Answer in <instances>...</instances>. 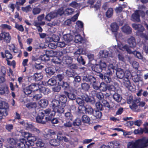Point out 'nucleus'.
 I'll list each match as a JSON object with an SVG mask.
<instances>
[{
    "mask_svg": "<svg viewBox=\"0 0 148 148\" xmlns=\"http://www.w3.org/2000/svg\"><path fill=\"white\" fill-rule=\"evenodd\" d=\"M114 67L113 66H108L106 73L105 74H107V75H112L114 72Z\"/></svg>",
    "mask_w": 148,
    "mask_h": 148,
    "instance_id": "09e8293b",
    "label": "nucleus"
},
{
    "mask_svg": "<svg viewBox=\"0 0 148 148\" xmlns=\"http://www.w3.org/2000/svg\"><path fill=\"white\" fill-rule=\"evenodd\" d=\"M103 81L107 83H110L112 81V79L110 75H107V74H104Z\"/></svg>",
    "mask_w": 148,
    "mask_h": 148,
    "instance_id": "13d9d810",
    "label": "nucleus"
},
{
    "mask_svg": "<svg viewBox=\"0 0 148 148\" xmlns=\"http://www.w3.org/2000/svg\"><path fill=\"white\" fill-rule=\"evenodd\" d=\"M49 143L52 147H56L59 146L60 144V141L56 139H52L49 140Z\"/></svg>",
    "mask_w": 148,
    "mask_h": 148,
    "instance_id": "bb28decb",
    "label": "nucleus"
},
{
    "mask_svg": "<svg viewBox=\"0 0 148 148\" xmlns=\"http://www.w3.org/2000/svg\"><path fill=\"white\" fill-rule=\"evenodd\" d=\"M59 101H60V105H63L64 106H65L67 101L66 97L64 95H61L59 97Z\"/></svg>",
    "mask_w": 148,
    "mask_h": 148,
    "instance_id": "5701e85b",
    "label": "nucleus"
},
{
    "mask_svg": "<svg viewBox=\"0 0 148 148\" xmlns=\"http://www.w3.org/2000/svg\"><path fill=\"white\" fill-rule=\"evenodd\" d=\"M107 66L106 64L104 62L101 61L99 64H96L92 67L93 71L97 73H100L103 70H105Z\"/></svg>",
    "mask_w": 148,
    "mask_h": 148,
    "instance_id": "1a4fd4ad",
    "label": "nucleus"
},
{
    "mask_svg": "<svg viewBox=\"0 0 148 148\" xmlns=\"http://www.w3.org/2000/svg\"><path fill=\"white\" fill-rule=\"evenodd\" d=\"M107 86L104 82H102L100 84L99 89L102 91H106L107 90Z\"/></svg>",
    "mask_w": 148,
    "mask_h": 148,
    "instance_id": "ea45409f",
    "label": "nucleus"
},
{
    "mask_svg": "<svg viewBox=\"0 0 148 148\" xmlns=\"http://www.w3.org/2000/svg\"><path fill=\"white\" fill-rule=\"evenodd\" d=\"M50 112V109L47 108L45 110H41L39 111L36 117V121L37 123H39L45 124L47 122L45 118V120H43L45 116H48Z\"/></svg>",
    "mask_w": 148,
    "mask_h": 148,
    "instance_id": "7ed1b4c3",
    "label": "nucleus"
},
{
    "mask_svg": "<svg viewBox=\"0 0 148 148\" xmlns=\"http://www.w3.org/2000/svg\"><path fill=\"white\" fill-rule=\"evenodd\" d=\"M123 82L124 85L131 91H134L135 90V88L131 89V88H132V86L131 85V83L130 82L129 76L125 77H124L123 80Z\"/></svg>",
    "mask_w": 148,
    "mask_h": 148,
    "instance_id": "f8f14e48",
    "label": "nucleus"
},
{
    "mask_svg": "<svg viewBox=\"0 0 148 148\" xmlns=\"http://www.w3.org/2000/svg\"><path fill=\"white\" fill-rule=\"evenodd\" d=\"M116 75L117 77L119 79H122L124 77L125 73L123 69L120 70V71H117Z\"/></svg>",
    "mask_w": 148,
    "mask_h": 148,
    "instance_id": "37998d69",
    "label": "nucleus"
},
{
    "mask_svg": "<svg viewBox=\"0 0 148 148\" xmlns=\"http://www.w3.org/2000/svg\"><path fill=\"white\" fill-rule=\"evenodd\" d=\"M60 101L58 100L55 99L53 100L51 104V105L53 108V110L54 111V110H55L60 105Z\"/></svg>",
    "mask_w": 148,
    "mask_h": 148,
    "instance_id": "c85d7f7f",
    "label": "nucleus"
},
{
    "mask_svg": "<svg viewBox=\"0 0 148 148\" xmlns=\"http://www.w3.org/2000/svg\"><path fill=\"white\" fill-rule=\"evenodd\" d=\"M86 106H85L84 104L80 105L78 107V110L77 111V114L78 115H80L84 113L85 112Z\"/></svg>",
    "mask_w": 148,
    "mask_h": 148,
    "instance_id": "72a5a7b5",
    "label": "nucleus"
},
{
    "mask_svg": "<svg viewBox=\"0 0 148 148\" xmlns=\"http://www.w3.org/2000/svg\"><path fill=\"white\" fill-rule=\"evenodd\" d=\"M56 134V132L52 130H49L47 133L43 135L44 137L46 140H48L53 138V136Z\"/></svg>",
    "mask_w": 148,
    "mask_h": 148,
    "instance_id": "2eb2a0df",
    "label": "nucleus"
},
{
    "mask_svg": "<svg viewBox=\"0 0 148 148\" xmlns=\"http://www.w3.org/2000/svg\"><path fill=\"white\" fill-rule=\"evenodd\" d=\"M122 30L127 34H130L132 32L131 27L127 25H125L122 27Z\"/></svg>",
    "mask_w": 148,
    "mask_h": 148,
    "instance_id": "b1692460",
    "label": "nucleus"
},
{
    "mask_svg": "<svg viewBox=\"0 0 148 148\" xmlns=\"http://www.w3.org/2000/svg\"><path fill=\"white\" fill-rule=\"evenodd\" d=\"M11 39V36L9 32H2L0 33V40H4L7 43H8L10 42Z\"/></svg>",
    "mask_w": 148,
    "mask_h": 148,
    "instance_id": "9d476101",
    "label": "nucleus"
},
{
    "mask_svg": "<svg viewBox=\"0 0 148 148\" xmlns=\"http://www.w3.org/2000/svg\"><path fill=\"white\" fill-rule=\"evenodd\" d=\"M127 41L131 47L134 48L135 47L136 42L135 39L134 37L131 36L128 39Z\"/></svg>",
    "mask_w": 148,
    "mask_h": 148,
    "instance_id": "4be33fe9",
    "label": "nucleus"
},
{
    "mask_svg": "<svg viewBox=\"0 0 148 148\" xmlns=\"http://www.w3.org/2000/svg\"><path fill=\"white\" fill-rule=\"evenodd\" d=\"M148 146V138H145L139 139L135 142H129L127 145V148H145Z\"/></svg>",
    "mask_w": 148,
    "mask_h": 148,
    "instance_id": "f257e3e1",
    "label": "nucleus"
},
{
    "mask_svg": "<svg viewBox=\"0 0 148 148\" xmlns=\"http://www.w3.org/2000/svg\"><path fill=\"white\" fill-rule=\"evenodd\" d=\"M132 79L135 83L139 82L140 81L141 77L137 74L136 72H132L131 74Z\"/></svg>",
    "mask_w": 148,
    "mask_h": 148,
    "instance_id": "dca6fc26",
    "label": "nucleus"
},
{
    "mask_svg": "<svg viewBox=\"0 0 148 148\" xmlns=\"http://www.w3.org/2000/svg\"><path fill=\"white\" fill-rule=\"evenodd\" d=\"M82 122L84 123H89L90 121V118L86 115H84L82 117Z\"/></svg>",
    "mask_w": 148,
    "mask_h": 148,
    "instance_id": "3c124183",
    "label": "nucleus"
},
{
    "mask_svg": "<svg viewBox=\"0 0 148 148\" xmlns=\"http://www.w3.org/2000/svg\"><path fill=\"white\" fill-rule=\"evenodd\" d=\"M111 28L112 32H115L118 30L119 27L116 23H113L111 25Z\"/></svg>",
    "mask_w": 148,
    "mask_h": 148,
    "instance_id": "c03bdc74",
    "label": "nucleus"
},
{
    "mask_svg": "<svg viewBox=\"0 0 148 148\" xmlns=\"http://www.w3.org/2000/svg\"><path fill=\"white\" fill-rule=\"evenodd\" d=\"M95 106L98 110L102 111L103 110V106L100 102H97L95 104Z\"/></svg>",
    "mask_w": 148,
    "mask_h": 148,
    "instance_id": "774afa93",
    "label": "nucleus"
},
{
    "mask_svg": "<svg viewBox=\"0 0 148 148\" xmlns=\"http://www.w3.org/2000/svg\"><path fill=\"white\" fill-rule=\"evenodd\" d=\"M58 16L57 12H51L47 14L46 16L45 20L47 21H50L52 18L56 17Z\"/></svg>",
    "mask_w": 148,
    "mask_h": 148,
    "instance_id": "6ab92c4d",
    "label": "nucleus"
},
{
    "mask_svg": "<svg viewBox=\"0 0 148 148\" xmlns=\"http://www.w3.org/2000/svg\"><path fill=\"white\" fill-rule=\"evenodd\" d=\"M118 47L119 49L123 51H125L129 54L132 53V52L129 47L127 45L123 46V45H118Z\"/></svg>",
    "mask_w": 148,
    "mask_h": 148,
    "instance_id": "aec40b11",
    "label": "nucleus"
},
{
    "mask_svg": "<svg viewBox=\"0 0 148 148\" xmlns=\"http://www.w3.org/2000/svg\"><path fill=\"white\" fill-rule=\"evenodd\" d=\"M63 38L64 41L69 42L73 40V36L71 34H66L64 35Z\"/></svg>",
    "mask_w": 148,
    "mask_h": 148,
    "instance_id": "cd10ccee",
    "label": "nucleus"
},
{
    "mask_svg": "<svg viewBox=\"0 0 148 148\" xmlns=\"http://www.w3.org/2000/svg\"><path fill=\"white\" fill-rule=\"evenodd\" d=\"M81 86L82 89L85 91H88L90 88L89 84L85 82L82 83Z\"/></svg>",
    "mask_w": 148,
    "mask_h": 148,
    "instance_id": "58836bf2",
    "label": "nucleus"
},
{
    "mask_svg": "<svg viewBox=\"0 0 148 148\" xmlns=\"http://www.w3.org/2000/svg\"><path fill=\"white\" fill-rule=\"evenodd\" d=\"M17 147L18 148H25L26 140L23 138L19 140L17 142Z\"/></svg>",
    "mask_w": 148,
    "mask_h": 148,
    "instance_id": "a878e982",
    "label": "nucleus"
},
{
    "mask_svg": "<svg viewBox=\"0 0 148 148\" xmlns=\"http://www.w3.org/2000/svg\"><path fill=\"white\" fill-rule=\"evenodd\" d=\"M99 82L97 80L91 84L92 88L96 90L99 89Z\"/></svg>",
    "mask_w": 148,
    "mask_h": 148,
    "instance_id": "de8ad7c7",
    "label": "nucleus"
},
{
    "mask_svg": "<svg viewBox=\"0 0 148 148\" xmlns=\"http://www.w3.org/2000/svg\"><path fill=\"white\" fill-rule=\"evenodd\" d=\"M1 57L3 58H6V59H12L13 58V56L12 54L8 50H5V54L3 52L1 53Z\"/></svg>",
    "mask_w": 148,
    "mask_h": 148,
    "instance_id": "f3484780",
    "label": "nucleus"
},
{
    "mask_svg": "<svg viewBox=\"0 0 148 148\" xmlns=\"http://www.w3.org/2000/svg\"><path fill=\"white\" fill-rule=\"evenodd\" d=\"M93 115L97 119H100L101 118L102 115V113L99 110H96L94 112Z\"/></svg>",
    "mask_w": 148,
    "mask_h": 148,
    "instance_id": "49530a36",
    "label": "nucleus"
},
{
    "mask_svg": "<svg viewBox=\"0 0 148 148\" xmlns=\"http://www.w3.org/2000/svg\"><path fill=\"white\" fill-rule=\"evenodd\" d=\"M132 27L134 29L137 31V34L138 35H140L141 38L147 39L148 37L147 35L143 33L145 30V28L142 25L133 23L132 24Z\"/></svg>",
    "mask_w": 148,
    "mask_h": 148,
    "instance_id": "0eeeda50",
    "label": "nucleus"
},
{
    "mask_svg": "<svg viewBox=\"0 0 148 148\" xmlns=\"http://www.w3.org/2000/svg\"><path fill=\"white\" fill-rule=\"evenodd\" d=\"M45 70L46 73L49 76L53 75L55 73L54 69L52 67H47L45 69Z\"/></svg>",
    "mask_w": 148,
    "mask_h": 148,
    "instance_id": "4c0bfd02",
    "label": "nucleus"
},
{
    "mask_svg": "<svg viewBox=\"0 0 148 148\" xmlns=\"http://www.w3.org/2000/svg\"><path fill=\"white\" fill-rule=\"evenodd\" d=\"M83 80L84 81L90 83V85L97 80L95 77L91 75L84 76Z\"/></svg>",
    "mask_w": 148,
    "mask_h": 148,
    "instance_id": "ddd939ff",
    "label": "nucleus"
},
{
    "mask_svg": "<svg viewBox=\"0 0 148 148\" xmlns=\"http://www.w3.org/2000/svg\"><path fill=\"white\" fill-rule=\"evenodd\" d=\"M75 42L76 43H78V42L82 43V42L83 40L82 37L80 34L76 35L75 36Z\"/></svg>",
    "mask_w": 148,
    "mask_h": 148,
    "instance_id": "bf43d9fd",
    "label": "nucleus"
},
{
    "mask_svg": "<svg viewBox=\"0 0 148 148\" xmlns=\"http://www.w3.org/2000/svg\"><path fill=\"white\" fill-rule=\"evenodd\" d=\"M113 97L114 100L117 102L120 101L121 100L120 95L117 93L114 94L113 95Z\"/></svg>",
    "mask_w": 148,
    "mask_h": 148,
    "instance_id": "680f3d73",
    "label": "nucleus"
},
{
    "mask_svg": "<svg viewBox=\"0 0 148 148\" xmlns=\"http://www.w3.org/2000/svg\"><path fill=\"white\" fill-rule=\"evenodd\" d=\"M140 16L139 10H136L132 15V20L134 22H140Z\"/></svg>",
    "mask_w": 148,
    "mask_h": 148,
    "instance_id": "4468645a",
    "label": "nucleus"
},
{
    "mask_svg": "<svg viewBox=\"0 0 148 148\" xmlns=\"http://www.w3.org/2000/svg\"><path fill=\"white\" fill-rule=\"evenodd\" d=\"M140 98H135L134 99L133 97L130 96L129 99L127 100V102L130 105V108L133 110H136L138 106L141 107H144L145 105V103L144 101H140Z\"/></svg>",
    "mask_w": 148,
    "mask_h": 148,
    "instance_id": "f03ea898",
    "label": "nucleus"
},
{
    "mask_svg": "<svg viewBox=\"0 0 148 148\" xmlns=\"http://www.w3.org/2000/svg\"><path fill=\"white\" fill-rule=\"evenodd\" d=\"M59 85L62 86V88L65 90L64 91L68 90L70 88L69 84L66 82L62 81V83H59Z\"/></svg>",
    "mask_w": 148,
    "mask_h": 148,
    "instance_id": "473e14b6",
    "label": "nucleus"
},
{
    "mask_svg": "<svg viewBox=\"0 0 148 148\" xmlns=\"http://www.w3.org/2000/svg\"><path fill=\"white\" fill-rule=\"evenodd\" d=\"M39 89L40 92L45 95H47L51 92L49 88L44 87H42Z\"/></svg>",
    "mask_w": 148,
    "mask_h": 148,
    "instance_id": "c9c22d12",
    "label": "nucleus"
},
{
    "mask_svg": "<svg viewBox=\"0 0 148 148\" xmlns=\"http://www.w3.org/2000/svg\"><path fill=\"white\" fill-rule=\"evenodd\" d=\"M65 106H64L63 105H60L58 106L55 110H54V111H56L58 113L62 114L64 113V107Z\"/></svg>",
    "mask_w": 148,
    "mask_h": 148,
    "instance_id": "a19ab883",
    "label": "nucleus"
},
{
    "mask_svg": "<svg viewBox=\"0 0 148 148\" xmlns=\"http://www.w3.org/2000/svg\"><path fill=\"white\" fill-rule=\"evenodd\" d=\"M94 112V110L90 106H86L85 113L89 115L93 114Z\"/></svg>",
    "mask_w": 148,
    "mask_h": 148,
    "instance_id": "f704fd0d",
    "label": "nucleus"
},
{
    "mask_svg": "<svg viewBox=\"0 0 148 148\" xmlns=\"http://www.w3.org/2000/svg\"><path fill=\"white\" fill-rule=\"evenodd\" d=\"M56 112L53 110H51L50 109V112L48 116H45V119L47 122H51L52 124H58L59 122L58 118H53V117L55 115Z\"/></svg>",
    "mask_w": 148,
    "mask_h": 148,
    "instance_id": "6e6552de",
    "label": "nucleus"
},
{
    "mask_svg": "<svg viewBox=\"0 0 148 148\" xmlns=\"http://www.w3.org/2000/svg\"><path fill=\"white\" fill-rule=\"evenodd\" d=\"M9 91L8 87L6 85L3 86L1 87H0V94L1 95L8 94Z\"/></svg>",
    "mask_w": 148,
    "mask_h": 148,
    "instance_id": "393cba45",
    "label": "nucleus"
},
{
    "mask_svg": "<svg viewBox=\"0 0 148 148\" xmlns=\"http://www.w3.org/2000/svg\"><path fill=\"white\" fill-rule=\"evenodd\" d=\"M110 148H118L120 145L119 142L116 141H112L109 143Z\"/></svg>",
    "mask_w": 148,
    "mask_h": 148,
    "instance_id": "e433bc0d",
    "label": "nucleus"
},
{
    "mask_svg": "<svg viewBox=\"0 0 148 148\" xmlns=\"http://www.w3.org/2000/svg\"><path fill=\"white\" fill-rule=\"evenodd\" d=\"M83 49L79 48L74 53V58L77 60L78 62L80 65H85L86 62L83 57L81 55L83 54Z\"/></svg>",
    "mask_w": 148,
    "mask_h": 148,
    "instance_id": "20e7f679",
    "label": "nucleus"
},
{
    "mask_svg": "<svg viewBox=\"0 0 148 148\" xmlns=\"http://www.w3.org/2000/svg\"><path fill=\"white\" fill-rule=\"evenodd\" d=\"M29 86L32 92L37 91L39 89L38 85L36 84H32Z\"/></svg>",
    "mask_w": 148,
    "mask_h": 148,
    "instance_id": "8fccbe9b",
    "label": "nucleus"
},
{
    "mask_svg": "<svg viewBox=\"0 0 148 148\" xmlns=\"http://www.w3.org/2000/svg\"><path fill=\"white\" fill-rule=\"evenodd\" d=\"M32 77L34 80L39 81L42 79L43 76L41 73H35Z\"/></svg>",
    "mask_w": 148,
    "mask_h": 148,
    "instance_id": "2f4dec72",
    "label": "nucleus"
},
{
    "mask_svg": "<svg viewBox=\"0 0 148 148\" xmlns=\"http://www.w3.org/2000/svg\"><path fill=\"white\" fill-rule=\"evenodd\" d=\"M23 91L24 94L27 95V96L30 95L32 92V90H31L29 86L23 88Z\"/></svg>",
    "mask_w": 148,
    "mask_h": 148,
    "instance_id": "4d7b16f0",
    "label": "nucleus"
},
{
    "mask_svg": "<svg viewBox=\"0 0 148 148\" xmlns=\"http://www.w3.org/2000/svg\"><path fill=\"white\" fill-rule=\"evenodd\" d=\"M9 110L8 103L3 101L0 102V119H2L3 116H6L8 115Z\"/></svg>",
    "mask_w": 148,
    "mask_h": 148,
    "instance_id": "423d86ee",
    "label": "nucleus"
},
{
    "mask_svg": "<svg viewBox=\"0 0 148 148\" xmlns=\"http://www.w3.org/2000/svg\"><path fill=\"white\" fill-rule=\"evenodd\" d=\"M94 92H95L96 94V96L99 100H102L104 99V95L103 93L101 92H97L95 90Z\"/></svg>",
    "mask_w": 148,
    "mask_h": 148,
    "instance_id": "5fc2aeb1",
    "label": "nucleus"
},
{
    "mask_svg": "<svg viewBox=\"0 0 148 148\" xmlns=\"http://www.w3.org/2000/svg\"><path fill=\"white\" fill-rule=\"evenodd\" d=\"M64 93L66 95L68 98L71 100H74L76 98V96L73 92H68L67 91H64Z\"/></svg>",
    "mask_w": 148,
    "mask_h": 148,
    "instance_id": "c756f323",
    "label": "nucleus"
},
{
    "mask_svg": "<svg viewBox=\"0 0 148 148\" xmlns=\"http://www.w3.org/2000/svg\"><path fill=\"white\" fill-rule=\"evenodd\" d=\"M81 97L82 99L80 97H77L76 99V102L79 105L84 104V101L86 102H89L91 103H93L95 102V101L92 100L86 94L82 93Z\"/></svg>",
    "mask_w": 148,
    "mask_h": 148,
    "instance_id": "39448f33",
    "label": "nucleus"
},
{
    "mask_svg": "<svg viewBox=\"0 0 148 148\" xmlns=\"http://www.w3.org/2000/svg\"><path fill=\"white\" fill-rule=\"evenodd\" d=\"M36 144L37 147H43L44 145L42 140L40 138L37 140Z\"/></svg>",
    "mask_w": 148,
    "mask_h": 148,
    "instance_id": "e2e57ef3",
    "label": "nucleus"
},
{
    "mask_svg": "<svg viewBox=\"0 0 148 148\" xmlns=\"http://www.w3.org/2000/svg\"><path fill=\"white\" fill-rule=\"evenodd\" d=\"M72 58L68 56H64L62 58V62L64 64H70L72 63Z\"/></svg>",
    "mask_w": 148,
    "mask_h": 148,
    "instance_id": "412c9836",
    "label": "nucleus"
},
{
    "mask_svg": "<svg viewBox=\"0 0 148 148\" xmlns=\"http://www.w3.org/2000/svg\"><path fill=\"white\" fill-rule=\"evenodd\" d=\"M144 132L146 134H148V128L145 127L144 128H139L137 129H135L134 131V133L135 134H142Z\"/></svg>",
    "mask_w": 148,
    "mask_h": 148,
    "instance_id": "a211bd4d",
    "label": "nucleus"
},
{
    "mask_svg": "<svg viewBox=\"0 0 148 148\" xmlns=\"http://www.w3.org/2000/svg\"><path fill=\"white\" fill-rule=\"evenodd\" d=\"M48 86H54L57 83L56 80L54 78H51L49 79L47 82Z\"/></svg>",
    "mask_w": 148,
    "mask_h": 148,
    "instance_id": "603ef678",
    "label": "nucleus"
},
{
    "mask_svg": "<svg viewBox=\"0 0 148 148\" xmlns=\"http://www.w3.org/2000/svg\"><path fill=\"white\" fill-rule=\"evenodd\" d=\"M52 51H46L45 54L41 55L40 56V58L42 61H47L49 60V57L52 56L51 53Z\"/></svg>",
    "mask_w": 148,
    "mask_h": 148,
    "instance_id": "9b49d317",
    "label": "nucleus"
},
{
    "mask_svg": "<svg viewBox=\"0 0 148 148\" xmlns=\"http://www.w3.org/2000/svg\"><path fill=\"white\" fill-rule=\"evenodd\" d=\"M14 27L15 28L21 32H23L24 30L23 27L22 25H19L16 23L15 24Z\"/></svg>",
    "mask_w": 148,
    "mask_h": 148,
    "instance_id": "052dcab7",
    "label": "nucleus"
},
{
    "mask_svg": "<svg viewBox=\"0 0 148 148\" xmlns=\"http://www.w3.org/2000/svg\"><path fill=\"white\" fill-rule=\"evenodd\" d=\"M7 141L9 144L12 145H16L17 142L16 140L13 138H8Z\"/></svg>",
    "mask_w": 148,
    "mask_h": 148,
    "instance_id": "69168bd1",
    "label": "nucleus"
},
{
    "mask_svg": "<svg viewBox=\"0 0 148 148\" xmlns=\"http://www.w3.org/2000/svg\"><path fill=\"white\" fill-rule=\"evenodd\" d=\"M42 95L41 94H36L33 97V100L35 101L39 100L42 98Z\"/></svg>",
    "mask_w": 148,
    "mask_h": 148,
    "instance_id": "338daca9",
    "label": "nucleus"
},
{
    "mask_svg": "<svg viewBox=\"0 0 148 148\" xmlns=\"http://www.w3.org/2000/svg\"><path fill=\"white\" fill-rule=\"evenodd\" d=\"M82 123L81 119L79 118H77L73 122V124L75 127L79 126L81 125Z\"/></svg>",
    "mask_w": 148,
    "mask_h": 148,
    "instance_id": "864d4df0",
    "label": "nucleus"
},
{
    "mask_svg": "<svg viewBox=\"0 0 148 148\" xmlns=\"http://www.w3.org/2000/svg\"><path fill=\"white\" fill-rule=\"evenodd\" d=\"M26 106L29 109H35L36 107L37 104L35 102H30L26 104Z\"/></svg>",
    "mask_w": 148,
    "mask_h": 148,
    "instance_id": "a18cd8bd",
    "label": "nucleus"
},
{
    "mask_svg": "<svg viewBox=\"0 0 148 148\" xmlns=\"http://www.w3.org/2000/svg\"><path fill=\"white\" fill-rule=\"evenodd\" d=\"M64 116L66 120H72L73 119V116L70 112H67L65 113Z\"/></svg>",
    "mask_w": 148,
    "mask_h": 148,
    "instance_id": "79ce46f5",
    "label": "nucleus"
},
{
    "mask_svg": "<svg viewBox=\"0 0 148 148\" xmlns=\"http://www.w3.org/2000/svg\"><path fill=\"white\" fill-rule=\"evenodd\" d=\"M41 11V10L40 8L36 7L33 8L32 12L34 15H36L39 14Z\"/></svg>",
    "mask_w": 148,
    "mask_h": 148,
    "instance_id": "0e129e2a",
    "label": "nucleus"
},
{
    "mask_svg": "<svg viewBox=\"0 0 148 148\" xmlns=\"http://www.w3.org/2000/svg\"><path fill=\"white\" fill-rule=\"evenodd\" d=\"M39 104L41 107L42 108H45L48 104V101L46 99H42L40 101Z\"/></svg>",
    "mask_w": 148,
    "mask_h": 148,
    "instance_id": "7c9ffc66",
    "label": "nucleus"
},
{
    "mask_svg": "<svg viewBox=\"0 0 148 148\" xmlns=\"http://www.w3.org/2000/svg\"><path fill=\"white\" fill-rule=\"evenodd\" d=\"M113 10L112 8H109L106 12V15L108 18H110L113 15Z\"/></svg>",
    "mask_w": 148,
    "mask_h": 148,
    "instance_id": "6e6d98bb",
    "label": "nucleus"
}]
</instances>
